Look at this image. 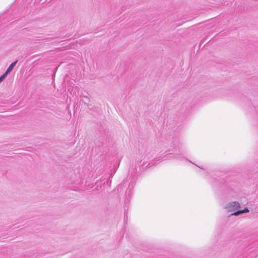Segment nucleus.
<instances>
[{
    "mask_svg": "<svg viewBox=\"0 0 258 258\" xmlns=\"http://www.w3.org/2000/svg\"><path fill=\"white\" fill-rule=\"evenodd\" d=\"M171 148L166 151L160 157L157 158L158 161H161L166 160H175L177 161H181L183 160H187L189 162H192L185 158L183 155L181 154L182 152V145L178 140L176 139L174 141L169 143ZM193 164V163H192ZM196 165V164H195ZM199 168L206 170L202 166H199L196 165Z\"/></svg>",
    "mask_w": 258,
    "mask_h": 258,
    "instance_id": "f257e3e1",
    "label": "nucleus"
},
{
    "mask_svg": "<svg viewBox=\"0 0 258 258\" xmlns=\"http://www.w3.org/2000/svg\"><path fill=\"white\" fill-rule=\"evenodd\" d=\"M248 211H249V210L246 207L243 210H237V211H235L234 213H232L231 214V215H238L243 213L248 212Z\"/></svg>",
    "mask_w": 258,
    "mask_h": 258,
    "instance_id": "39448f33",
    "label": "nucleus"
},
{
    "mask_svg": "<svg viewBox=\"0 0 258 258\" xmlns=\"http://www.w3.org/2000/svg\"><path fill=\"white\" fill-rule=\"evenodd\" d=\"M17 61L18 60L14 61L9 66L8 68L7 69L6 71L4 73L6 76H7L8 74H9L12 71V70L17 63Z\"/></svg>",
    "mask_w": 258,
    "mask_h": 258,
    "instance_id": "20e7f679",
    "label": "nucleus"
},
{
    "mask_svg": "<svg viewBox=\"0 0 258 258\" xmlns=\"http://www.w3.org/2000/svg\"><path fill=\"white\" fill-rule=\"evenodd\" d=\"M135 185V182L134 181H131L128 184V189L126 190L125 192L126 198L127 200L131 198L132 195V190Z\"/></svg>",
    "mask_w": 258,
    "mask_h": 258,
    "instance_id": "7ed1b4c3",
    "label": "nucleus"
},
{
    "mask_svg": "<svg viewBox=\"0 0 258 258\" xmlns=\"http://www.w3.org/2000/svg\"><path fill=\"white\" fill-rule=\"evenodd\" d=\"M154 165V163H153L152 162H151V163H149L147 166L149 168L151 166L153 165Z\"/></svg>",
    "mask_w": 258,
    "mask_h": 258,
    "instance_id": "0eeeda50",
    "label": "nucleus"
},
{
    "mask_svg": "<svg viewBox=\"0 0 258 258\" xmlns=\"http://www.w3.org/2000/svg\"><path fill=\"white\" fill-rule=\"evenodd\" d=\"M239 207L240 204L238 202H231L229 203L225 206V209L229 212H232L234 213V212L237 211V210Z\"/></svg>",
    "mask_w": 258,
    "mask_h": 258,
    "instance_id": "f03ea898",
    "label": "nucleus"
},
{
    "mask_svg": "<svg viewBox=\"0 0 258 258\" xmlns=\"http://www.w3.org/2000/svg\"><path fill=\"white\" fill-rule=\"evenodd\" d=\"M7 76H6L5 75V74H4L3 75H2L1 77H0V82H1L2 81H3V80Z\"/></svg>",
    "mask_w": 258,
    "mask_h": 258,
    "instance_id": "423d86ee",
    "label": "nucleus"
}]
</instances>
